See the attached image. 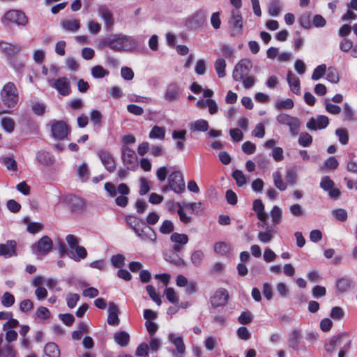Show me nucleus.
Wrapping results in <instances>:
<instances>
[{
	"label": "nucleus",
	"mask_w": 357,
	"mask_h": 357,
	"mask_svg": "<svg viewBox=\"0 0 357 357\" xmlns=\"http://www.w3.org/2000/svg\"><path fill=\"white\" fill-rule=\"evenodd\" d=\"M159 218L160 217L156 213L151 212L146 218V222L135 216H128L126 218V222L129 227L133 229L135 233L142 240H149L155 242L157 238L156 234L146 223L150 225H153L158 222Z\"/></svg>",
	"instance_id": "nucleus-1"
},
{
	"label": "nucleus",
	"mask_w": 357,
	"mask_h": 357,
	"mask_svg": "<svg viewBox=\"0 0 357 357\" xmlns=\"http://www.w3.org/2000/svg\"><path fill=\"white\" fill-rule=\"evenodd\" d=\"M351 339L347 332H342L336 335L332 336L325 343L324 349L327 353H333L336 348H340L338 357H345L347 352L350 349Z\"/></svg>",
	"instance_id": "nucleus-2"
},
{
	"label": "nucleus",
	"mask_w": 357,
	"mask_h": 357,
	"mask_svg": "<svg viewBox=\"0 0 357 357\" xmlns=\"http://www.w3.org/2000/svg\"><path fill=\"white\" fill-rule=\"evenodd\" d=\"M100 46H107L113 51L119 52L128 51L132 47L131 41L123 34H111L104 38L100 40Z\"/></svg>",
	"instance_id": "nucleus-3"
},
{
	"label": "nucleus",
	"mask_w": 357,
	"mask_h": 357,
	"mask_svg": "<svg viewBox=\"0 0 357 357\" xmlns=\"http://www.w3.org/2000/svg\"><path fill=\"white\" fill-rule=\"evenodd\" d=\"M104 188L111 197H116L117 192L121 195L115 199V204L117 206L124 208L128 205V198L127 195L130 194V188L126 183H122L116 188L113 183L107 182L104 185Z\"/></svg>",
	"instance_id": "nucleus-4"
},
{
	"label": "nucleus",
	"mask_w": 357,
	"mask_h": 357,
	"mask_svg": "<svg viewBox=\"0 0 357 357\" xmlns=\"http://www.w3.org/2000/svg\"><path fill=\"white\" fill-rule=\"evenodd\" d=\"M0 98L6 107H14L19 100V94L15 84L12 82L6 83L0 91Z\"/></svg>",
	"instance_id": "nucleus-5"
},
{
	"label": "nucleus",
	"mask_w": 357,
	"mask_h": 357,
	"mask_svg": "<svg viewBox=\"0 0 357 357\" xmlns=\"http://www.w3.org/2000/svg\"><path fill=\"white\" fill-rule=\"evenodd\" d=\"M3 23L15 24L18 26H26L29 20L26 14L20 10H10L7 11L3 17Z\"/></svg>",
	"instance_id": "nucleus-6"
},
{
	"label": "nucleus",
	"mask_w": 357,
	"mask_h": 357,
	"mask_svg": "<svg viewBox=\"0 0 357 357\" xmlns=\"http://www.w3.org/2000/svg\"><path fill=\"white\" fill-rule=\"evenodd\" d=\"M276 120L280 125L287 126L293 136L298 135L301 126V121L298 118L281 113L277 116Z\"/></svg>",
	"instance_id": "nucleus-7"
},
{
	"label": "nucleus",
	"mask_w": 357,
	"mask_h": 357,
	"mask_svg": "<svg viewBox=\"0 0 357 357\" xmlns=\"http://www.w3.org/2000/svg\"><path fill=\"white\" fill-rule=\"evenodd\" d=\"M170 190L175 193H182L185 190V185L183 181V176L181 172L175 171L169 174L168 177Z\"/></svg>",
	"instance_id": "nucleus-8"
},
{
	"label": "nucleus",
	"mask_w": 357,
	"mask_h": 357,
	"mask_svg": "<svg viewBox=\"0 0 357 357\" xmlns=\"http://www.w3.org/2000/svg\"><path fill=\"white\" fill-rule=\"evenodd\" d=\"M121 159L127 169H131L137 166L135 151L126 145H123L121 147Z\"/></svg>",
	"instance_id": "nucleus-9"
},
{
	"label": "nucleus",
	"mask_w": 357,
	"mask_h": 357,
	"mask_svg": "<svg viewBox=\"0 0 357 357\" xmlns=\"http://www.w3.org/2000/svg\"><path fill=\"white\" fill-rule=\"evenodd\" d=\"M51 124L52 137L59 140L64 139L68 132V126L63 121H53Z\"/></svg>",
	"instance_id": "nucleus-10"
},
{
	"label": "nucleus",
	"mask_w": 357,
	"mask_h": 357,
	"mask_svg": "<svg viewBox=\"0 0 357 357\" xmlns=\"http://www.w3.org/2000/svg\"><path fill=\"white\" fill-rule=\"evenodd\" d=\"M50 84L60 95L63 96H67L71 93L70 80L66 77H61L57 79H52L50 81Z\"/></svg>",
	"instance_id": "nucleus-11"
},
{
	"label": "nucleus",
	"mask_w": 357,
	"mask_h": 357,
	"mask_svg": "<svg viewBox=\"0 0 357 357\" xmlns=\"http://www.w3.org/2000/svg\"><path fill=\"white\" fill-rule=\"evenodd\" d=\"M229 24L232 28L231 36L241 35L243 32V18L238 10H232Z\"/></svg>",
	"instance_id": "nucleus-12"
},
{
	"label": "nucleus",
	"mask_w": 357,
	"mask_h": 357,
	"mask_svg": "<svg viewBox=\"0 0 357 357\" xmlns=\"http://www.w3.org/2000/svg\"><path fill=\"white\" fill-rule=\"evenodd\" d=\"M335 183L328 176H324L321 178L320 182V187L324 191L328 192L329 197L333 199H337L341 195L340 190L339 188H334Z\"/></svg>",
	"instance_id": "nucleus-13"
},
{
	"label": "nucleus",
	"mask_w": 357,
	"mask_h": 357,
	"mask_svg": "<svg viewBox=\"0 0 357 357\" xmlns=\"http://www.w3.org/2000/svg\"><path fill=\"white\" fill-rule=\"evenodd\" d=\"M98 156L100 158L105 169L112 173L116 169V162L113 155L108 151L104 149L98 151Z\"/></svg>",
	"instance_id": "nucleus-14"
},
{
	"label": "nucleus",
	"mask_w": 357,
	"mask_h": 357,
	"mask_svg": "<svg viewBox=\"0 0 357 357\" xmlns=\"http://www.w3.org/2000/svg\"><path fill=\"white\" fill-rule=\"evenodd\" d=\"M229 299L227 291L224 288L217 289L210 298L211 304L213 308L224 306L227 304Z\"/></svg>",
	"instance_id": "nucleus-15"
},
{
	"label": "nucleus",
	"mask_w": 357,
	"mask_h": 357,
	"mask_svg": "<svg viewBox=\"0 0 357 357\" xmlns=\"http://www.w3.org/2000/svg\"><path fill=\"white\" fill-rule=\"evenodd\" d=\"M17 243L15 240H8L6 243L0 244V257L6 259L18 255L17 251Z\"/></svg>",
	"instance_id": "nucleus-16"
},
{
	"label": "nucleus",
	"mask_w": 357,
	"mask_h": 357,
	"mask_svg": "<svg viewBox=\"0 0 357 357\" xmlns=\"http://www.w3.org/2000/svg\"><path fill=\"white\" fill-rule=\"evenodd\" d=\"M65 202L70 211L73 213L81 212L86 207L84 200L75 195L67 196L65 198Z\"/></svg>",
	"instance_id": "nucleus-17"
},
{
	"label": "nucleus",
	"mask_w": 357,
	"mask_h": 357,
	"mask_svg": "<svg viewBox=\"0 0 357 357\" xmlns=\"http://www.w3.org/2000/svg\"><path fill=\"white\" fill-rule=\"evenodd\" d=\"M249 62L246 61H239L234 67L233 70V79L236 81H242L250 73Z\"/></svg>",
	"instance_id": "nucleus-18"
},
{
	"label": "nucleus",
	"mask_w": 357,
	"mask_h": 357,
	"mask_svg": "<svg viewBox=\"0 0 357 357\" xmlns=\"http://www.w3.org/2000/svg\"><path fill=\"white\" fill-rule=\"evenodd\" d=\"M98 13L99 16L104 21V24L107 31H111L112 28L114 24V20L113 14L109 8L105 5L100 6L98 8Z\"/></svg>",
	"instance_id": "nucleus-19"
},
{
	"label": "nucleus",
	"mask_w": 357,
	"mask_h": 357,
	"mask_svg": "<svg viewBox=\"0 0 357 357\" xmlns=\"http://www.w3.org/2000/svg\"><path fill=\"white\" fill-rule=\"evenodd\" d=\"M180 97L181 90L178 84L176 82L169 84L165 93V100L169 102H176L180 99Z\"/></svg>",
	"instance_id": "nucleus-20"
},
{
	"label": "nucleus",
	"mask_w": 357,
	"mask_h": 357,
	"mask_svg": "<svg viewBox=\"0 0 357 357\" xmlns=\"http://www.w3.org/2000/svg\"><path fill=\"white\" fill-rule=\"evenodd\" d=\"M52 239L49 236H45L33 245V249L36 250L37 252L46 254L52 249Z\"/></svg>",
	"instance_id": "nucleus-21"
},
{
	"label": "nucleus",
	"mask_w": 357,
	"mask_h": 357,
	"mask_svg": "<svg viewBox=\"0 0 357 357\" xmlns=\"http://www.w3.org/2000/svg\"><path fill=\"white\" fill-rule=\"evenodd\" d=\"M287 80L291 91L296 95L301 94V86L299 78L291 70L287 73Z\"/></svg>",
	"instance_id": "nucleus-22"
},
{
	"label": "nucleus",
	"mask_w": 357,
	"mask_h": 357,
	"mask_svg": "<svg viewBox=\"0 0 357 357\" xmlns=\"http://www.w3.org/2000/svg\"><path fill=\"white\" fill-rule=\"evenodd\" d=\"M109 314L107 317V323L109 325H119L120 320L119 318V308L114 303H109Z\"/></svg>",
	"instance_id": "nucleus-23"
},
{
	"label": "nucleus",
	"mask_w": 357,
	"mask_h": 357,
	"mask_svg": "<svg viewBox=\"0 0 357 357\" xmlns=\"http://www.w3.org/2000/svg\"><path fill=\"white\" fill-rule=\"evenodd\" d=\"M185 130H174L172 133V138L178 140L176 144V148L179 151H182L185 149Z\"/></svg>",
	"instance_id": "nucleus-24"
},
{
	"label": "nucleus",
	"mask_w": 357,
	"mask_h": 357,
	"mask_svg": "<svg viewBox=\"0 0 357 357\" xmlns=\"http://www.w3.org/2000/svg\"><path fill=\"white\" fill-rule=\"evenodd\" d=\"M0 48L8 56L17 54L21 51V46L12 45L8 43L0 41Z\"/></svg>",
	"instance_id": "nucleus-25"
},
{
	"label": "nucleus",
	"mask_w": 357,
	"mask_h": 357,
	"mask_svg": "<svg viewBox=\"0 0 357 357\" xmlns=\"http://www.w3.org/2000/svg\"><path fill=\"white\" fill-rule=\"evenodd\" d=\"M253 210L257 213L258 219L265 222L267 219V215L264 211V205L259 199H255L253 202Z\"/></svg>",
	"instance_id": "nucleus-26"
},
{
	"label": "nucleus",
	"mask_w": 357,
	"mask_h": 357,
	"mask_svg": "<svg viewBox=\"0 0 357 357\" xmlns=\"http://www.w3.org/2000/svg\"><path fill=\"white\" fill-rule=\"evenodd\" d=\"M174 205H176L178 207L177 210V213L179 216L180 220L184 224L190 223L192 222V218L190 216L187 215L186 213H185L183 210V204L182 205L180 202L174 203L173 202H171L168 204L169 208L171 209Z\"/></svg>",
	"instance_id": "nucleus-27"
},
{
	"label": "nucleus",
	"mask_w": 357,
	"mask_h": 357,
	"mask_svg": "<svg viewBox=\"0 0 357 357\" xmlns=\"http://www.w3.org/2000/svg\"><path fill=\"white\" fill-rule=\"evenodd\" d=\"M130 340V335L124 331L116 332L114 334V342L121 347H126L128 344Z\"/></svg>",
	"instance_id": "nucleus-28"
},
{
	"label": "nucleus",
	"mask_w": 357,
	"mask_h": 357,
	"mask_svg": "<svg viewBox=\"0 0 357 357\" xmlns=\"http://www.w3.org/2000/svg\"><path fill=\"white\" fill-rule=\"evenodd\" d=\"M301 335L300 331L296 329L291 331L288 337L289 347L292 348L294 350H297L301 342Z\"/></svg>",
	"instance_id": "nucleus-29"
},
{
	"label": "nucleus",
	"mask_w": 357,
	"mask_h": 357,
	"mask_svg": "<svg viewBox=\"0 0 357 357\" xmlns=\"http://www.w3.org/2000/svg\"><path fill=\"white\" fill-rule=\"evenodd\" d=\"M74 249L75 251L71 250L70 252L67 253L70 258L73 259L75 261H79L86 257L87 251L84 247L77 245Z\"/></svg>",
	"instance_id": "nucleus-30"
},
{
	"label": "nucleus",
	"mask_w": 357,
	"mask_h": 357,
	"mask_svg": "<svg viewBox=\"0 0 357 357\" xmlns=\"http://www.w3.org/2000/svg\"><path fill=\"white\" fill-rule=\"evenodd\" d=\"M169 340L175 346L179 354H183L185 352V346L181 336H175L174 334H170L169 335Z\"/></svg>",
	"instance_id": "nucleus-31"
},
{
	"label": "nucleus",
	"mask_w": 357,
	"mask_h": 357,
	"mask_svg": "<svg viewBox=\"0 0 357 357\" xmlns=\"http://www.w3.org/2000/svg\"><path fill=\"white\" fill-rule=\"evenodd\" d=\"M44 352L48 357H59L60 351L56 344L54 342H48L44 347Z\"/></svg>",
	"instance_id": "nucleus-32"
},
{
	"label": "nucleus",
	"mask_w": 357,
	"mask_h": 357,
	"mask_svg": "<svg viewBox=\"0 0 357 357\" xmlns=\"http://www.w3.org/2000/svg\"><path fill=\"white\" fill-rule=\"evenodd\" d=\"M62 27L68 31H76L80 28L79 20H64L61 22Z\"/></svg>",
	"instance_id": "nucleus-33"
},
{
	"label": "nucleus",
	"mask_w": 357,
	"mask_h": 357,
	"mask_svg": "<svg viewBox=\"0 0 357 357\" xmlns=\"http://www.w3.org/2000/svg\"><path fill=\"white\" fill-rule=\"evenodd\" d=\"M91 73L95 79H101L109 75V71L102 66L96 65L91 69Z\"/></svg>",
	"instance_id": "nucleus-34"
},
{
	"label": "nucleus",
	"mask_w": 357,
	"mask_h": 357,
	"mask_svg": "<svg viewBox=\"0 0 357 357\" xmlns=\"http://www.w3.org/2000/svg\"><path fill=\"white\" fill-rule=\"evenodd\" d=\"M351 286L350 279L347 278H339L336 282V288L340 293H344L347 291Z\"/></svg>",
	"instance_id": "nucleus-35"
},
{
	"label": "nucleus",
	"mask_w": 357,
	"mask_h": 357,
	"mask_svg": "<svg viewBox=\"0 0 357 357\" xmlns=\"http://www.w3.org/2000/svg\"><path fill=\"white\" fill-rule=\"evenodd\" d=\"M208 123L204 119L197 120L190 125V130L192 131L206 132L208 130Z\"/></svg>",
	"instance_id": "nucleus-36"
},
{
	"label": "nucleus",
	"mask_w": 357,
	"mask_h": 357,
	"mask_svg": "<svg viewBox=\"0 0 357 357\" xmlns=\"http://www.w3.org/2000/svg\"><path fill=\"white\" fill-rule=\"evenodd\" d=\"M165 259L177 266H185L184 260L177 253L171 252L169 254H165Z\"/></svg>",
	"instance_id": "nucleus-37"
},
{
	"label": "nucleus",
	"mask_w": 357,
	"mask_h": 357,
	"mask_svg": "<svg viewBox=\"0 0 357 357\" xmlns=\"http://www.w3.org/2000/svg\"><path fill=\"white\" fill-rule=\"evenodd\" d=\"M170 240L174 243L183 246L188 243L189 238L188 235L185 234L173 232L170 236Z\"/></svg>",
	"instance_id": "nucleus-38"
},
{
	"label": "nucleus",
	"mask_w": 357,
	"mask_h": 357,
	"mask_svg": "<svg viewBox=\"0 0 357 357\" xmlns=\"http://www.w3.org/2000/svg\"><path fill=\"white\" fill-rule=\"evenodd\" d=\"M274 233L273 229L267 227L265 231L258 233L257 238L260 242L267 243L273 239Z\"/></svg>",
	"instance_id": "nucleus-39"
},
{
	"label": "nucleus",
	"mask_w": 357,
	"mask_h": 357,
	"mask_svg": "<svg viewBox=\"0 0 357 357\" xmlns=\"http://www.w3.org/2000/svg\"><path fill=\"white\" fill-rule=\"evenodd\" d=\"M165 137V129L163 127L154 126L149 132V137L151 139H163Z\"/></svg>",
	"instance_id": "nucleus-40"
},
{
	"label": "nucleus",
	"mask_w": 357,
	"mask_h": 357,
	"mask_svg": "<svg viewBox=\"0 0 357 357\" xmlns=\"http://www.w3.org/2000/svg\"><path fill=\"white\" fill-rule=\"evenodd\" d=\"M273 179L275 186L280 190L283 191L287 189V184L282 178V174L279 171L273 173Z\"/></svg>",
	"instance_id": "nucleus-41"
},
{
	"label": "nucleus",
	"mask_w": 357,
	"mask_h": 357,
	"mask_svg": "<svg viewBox=\"0 0 357 357\" xmlns=\"http://www.w3.org/2000/svg\"><path fill=\"white\" fill-rule=\"evenodd\" d=\"M215 69L218 74V77L222 78L224 77L226 75L225 68H226V62L225 59L220 58L218 59L215 62Z\"/></svg>",
	"instance_id": "nucleus-42"
},
{
	"label": "nucleus",
	"mask_w": 357,
	"mask_h": 357,
	"mask_svg": "<svg viewBox=\"0 0 357 357\" xmlns=\"http://www.w3.org/2000/svg\"><path fill=\"white\" fill-rule=\"evenodd\" d=\"M326 79L333 84H337L339 82V73L336 68L334 67H329L326 72Z\"/></svg>",
	"instance_id": "nucleus-43"
},
{
	"label": "nucleus",
	"mask_w": 357,
	"mask_h": 357,
	"mask_svg": "<svg viewBox=\"0 0 357 357\" xmlns=\"http://www.w3.org/2000/svg\"><path fill=\"white\" fill-rule=\"evenodd\" d=\"M77 176L82 182H86L89 179V172L86 163L81 164L77 167Z\"/></svg>",
	"instance_id": "nucleus-44"
},
{
	"label": "nucleus",
	"mask_w": 357,
	"mask_h": 357,
	"mask_svg": "<svg viewBox=\"0 0 357 357\" xmlns=\"http://www.w3.org/2000/svg\"><path fill=\"white\" fill-rule=\"evenodd\" d=\"M282 210L278 206H274L271 211L272 222L275 225H279L282 222Z\"/></svg>",
	"instance_id": "nucleus-45"
},
{
	"label": "nucleus",
	"mask_w": 357,
	"mask_h": 357,
	"mask_svg": "<svg viewBox=\"0 0 357 357\" xmlns=\"http://www.w3.org/2000/svg\"><path fill=\"white\" fill-rule=\"evenodd\" d=\"M204 257V253L200 250L194 251L191 255V262L195 266H199Z\"/></svg>",
	"instance_id": "nucleus-46"
},
{
	"label": "nucleus",
	"mask_w": 357,
	"mask_h": 357,
	"mask_svg": "<svg viewBox=\"0 0 357 357\" xmlns=\"http://www.w3.org/2000/svg\"><path fill=\"white\" fill-rule=\"evenodd\" d=\"M299 23L302 27L308 29L312 27L311 14L310 12L303 13L300 18Z\"/></svg>",
	"instance_id": "nucleus-47"
},
{
	"label": "nucleus",
	"mask_w": 357,
	"mask_h": 357,
	"mask_svg": "<svg viewBox=\"0 0 357 357\" xmlns=\"http://www.w3.org/2000/svg\"><path fill=\"white\" fill-rule=\"evenodd\" d=\"M275 107L278 110L291 109L294 107V102L292 99L287 98L283 100H278L275 104Z\"/></svg>",
	"instance_id": "nucleus-48"
},
{
	"label": "nucleus",
	"mask_w": 357,
	"mask_h": 357,
	"mask_svg": "<svg viewBox=\"0 0 357 357\" xmlns=\"http://www.w3.org/2000/svg\"><path fill=\"white\" fill-rule=\"evenodd\" d=\"M229 245L225 242H218L214 245V250L216 253L222 256L226 255L229 251Z\"/></svg>",
	"instance_id": "nucleus-49"
},
{
	"label": "nucleus",
	"mask_w": 357,
	"mask_h": 357,
	"mask_svg": "<svg viewBox=\"0 0 357 357\" xmlns=\"http://www.w3.org/2000/svg\"><path fill=\"white\" fill-rule=\"evenodd\" d=\"M232 177L238 187H241L246 183V178L241 170H234L232 173Z\"/></svg>",
	"instance_id": "nucleus-50"
},
{
	"label": "nucleus",
	"mask_w": 357,
	"mask_h": 357,
	"mask_svg": "<svg viewBox=\"0 0 357 357\" xmlns=\"http://www.w3.org/2000/svg\"><path fill=\"white\" fill-rule=\"evenodd\" d=\"M90 118L92 123L95 126H100L102 124V115L100 111L92 109L90 112Z\"/></svg>",
	"instance_id": "nucleus-51"
},
{
	"label": "nucleus",
	"mask_w": 357,
	"mask_h": 357,
	"mask_svg": "<svg viewBox=\"0 0 357 357\" xmlns=\"http://www.w3.org/2000/svg\"><path fill=\"white\" fill-rule=\"evenodd\" d=\"M174 229V226L171 220H165L159 228V231L162 234H169Z\"/></svg>",
	"instance_id": "nucleus-52"
},
{
	"label": "nucleus",
	"mask_w": 357,
	"mask_h": 357,
	"mask_svg": "<svg viewBox=\"0 0 357 357\" xmlns=\"http://www.w3.org/2000/svg\"><path fill=\"white\" fill-rule=\"evenodd\" d=\"M312 143V137L307 132H301L298 138V144L303 146L307 147Z\"/></svg>",
	"instance_id": "nucleus-53"
},
{
	"label": "nucleus",
	"mask_w": 357,
	"mask_h": 357,
	"mask_svg": "<svg viewBox=\"0 0 357 357\" xmlns=\"http://www.w3.org/2000/svg\"><path fill=\"white\" fill-rule=\"evenodd\" d=\"M330 317L334 320L340 321L344 317V311L341 307H333L331 309Z\"/></svg>",
	"instance_id": "nucleus-54"
},
{
	"label": "nucleus",
	"mask_w": 357,
	"mask_h": 357,
	"mask_svg": "<svg viewBox=\"0 0 357 357\" xmlns=\"http://www.w3.org/2000/svg\"><path fill=\"white\" fill-rule=\"evenodd\" d=\"M326 72V66L325 64H321L317 66V68L314 70L313 73L312 75V79L318 80L321 78Z\"/></svg>",
	"instance_id": "nucleus-55"
},
{
	"label": "nucleus",
	"mask_w": 357,
	"mask_h": 357,
	"mask_svg": "<svg viewBox=\"0 0 357 357\" xmlns=\"http://www.w3.org/2000/svg\"><path fill=\"white\" fill-rule=\"evenodd\" d=\"M146 291L150 298L158 305H161V299L158 294L156 293L154 287L152 285H147L146 287Z\"/></svg>",
	"instance_id": "nucleus-56"
},
{
	"label": "nucleus",
	"mask_w": 357,
	"mask_h": 357,
	"mask_svg": "<svg viewBox=\"0 0 357 357\" xmlns=\"http://www.w3.org/2000/svg\"><path fill=\"white\" fill-rule=\"evenodd\" d=\"M335 134L338 137L339 142L345 145L349 142V134L348 131L345 128H338L335 130Z\"/></svg>",
	"instance_id": "nucleus-57"
},
{
	"label": "nucleus",
	"mask_w": 357,
	"mask_h": 357,
	"mask_svg": "<svg viewBox=\"0 0 357 357\" xmlns=\"http://www.w3.org/2000/svg\"><path fill=\"white\" fill-rule=\"evenodd\" d=\"M3 128L8 132H12L15 129V121L13 119L5 117L1 119Z\"/></svg>",
	"instance_id": "nucleus-58"
},
{
	"label": "nucleus",
	"mask_w": 357,
	"mask_h": 357,
	"mask_svg": "<svg viewBox=\"0 0 357 357\" xmlns=\"http://www.w3.org/2000/svg\"><path fill=\"white\" fill-rule=\"evenodd\" d=\"M280 12V5L278 0L272 1L268 6V13L271 16H278Z\"/></svg>",
	"instance_id": "nucleus-59"
},
{
	"label": "nucleus",
	"mask_w": 357,
	"mask_h": 357,
	"mask_svg": "<svg viewBox=\"0 0 357 357\" xmlns=\"http://www.w3.org/2000/svg\"><path fill=\"white\" fill-rule=\"evenodd\" d=\"M79 300V295L78 294L70 293L67 295L66 302L67 305L69 308L73 309L76 305Z\"/></svg>",
	"instance_id": "nucleus-60"
},
{
	"label": "nucleus",
	"mask_w": 357,
	"mask_h": 357,
	"mask_svg": "<svg viewBox=\"0 0 357 357\" xmlns=\"http://www.w3.org/2000/svg\"><path fill=\"white\" fill-rule=\"evenodd\" d=\"M15 303V297L9 292H5L1 298V304L6 307H11Z\"/></svg>",
	"instance_id": "nucleus-61"
},
{
	"label": "nucleus",
	"mask_w": 357,
	"mask_h": 357,
	"mask_svg": "<svg viewBox=\"0 0 357 357\" xmlns=\"http://www.w3.org/2000/svg\"><path fill=\"white\" fill-rule=\"evenodd\" d=\"M183 206L192 213H198L199 211H202V204L200 202H192V203H185L184 202Z\"/></svg>",
	"instance_id": "nucleus-62"
},
{
	"label": "nucleus",
	"mask_w": 357,
	"mask_h": 357,
	"mask_svg": "<svg viewBox=\"0 0 357 357\" xmlns=\"http://www.w3.org/2000/svg\"><path fill=\"white\" fill-rule=\"evenodd\" d=\"M3 162L8 170H12L14 172L17 170V164L13 158L5 157L3 159Z\"/></svg>",
	"instance_id": "nucleus-63"
},
{
	"label": "nucleus",
	"mask_w": 357,
	"mask_h": 357,
	"mask_svg": "<svg viewBox=\"0 0 357 357\" xmlns=\"http://www.w3.org/2000/svg\"><path fill=\"white\" fill-rule=\"evenodd\" d=\"M125 257L123 255L118 254L116 255H113L111 257V263L113 266L116 268H119L122 266L124 264Z\"/></svg>",
	"instance_id": "nucleus-64"
}]
</instances>
